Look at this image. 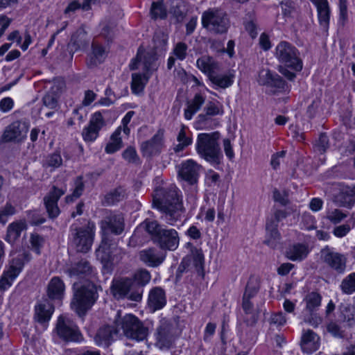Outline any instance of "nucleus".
Returning <instances> with one entry per match:
<instances>
[{
    "label": "nucleus",
    "instance_id": "25",
    "mask_svg": "<svg viewBox=\"0 0 355 355\" xmlns=\"http://www.w3.org/2000/svg\"><path fill=\"white\" fill-rule=\"evenodd\" d=\"M166 304L165 291L159 286L153 288L148 294V305L149 309L155 312L162 309Z\"/></svg>",
    "mask_w": 355,
    "mask_h": 355
},
{
    "label": "nucleus",
    "instance_id": "12",
    "mask_svg": "<svg viewBox=\"0 0 355 355\" xmlns=\"http://www.w3.org/2000/svg\"><path fill=\"white\" fill-rule=\"evenodd\" d=\"M30 259L29 254L23 253L17 255L10 261L8 269L3 272L0 279V283L3 291L12 285L13 280L21 272L24 264V259L28 261Z\"/></svg>",
    "mask_w": 355,
    "mask_h": 355
},
{
    "label": "nucleus",
    "instance_id": "7",
    "mask_svg": "<svg viewBox=\"0 0 355 355\" xmlns=\"http://www.w3.org/2000/svg\"><path fill=\"white\" fill-rule=\"evenodd\" d=\"M275 56L278 61L295 71H300L302 69V61L300 58V52L291 43L280 42L275 49Z\"/></svg>",
    "mask_w": 355,
    "mask_h": 355
},
{
    "label": "nucleus",
    "instance_id": "56",
    "mask_svg": "<svg viewBox=\"0 0 355 355\" xmlns=\"http://www.w3.org/2000/svg\"><path fill=\"white\" fill-rule=\"evenodd\" d=\"M27 218L32 225H39L46 221V218L37 210H31L26 212Z\"/></svg>",
    "mask_w": 355,
    "mask_h": 355
},
{
    "label": "nucleus",
    "instance_id": "23",
    "mask_svg": "<svg viewBox=\"0 0 355 355\" xmlns=\"http://www.w3.org/2000/svg\"><path fill=\"white\" fill-rule=\"evenodd\" d=\"M106 57L107 51L105 47L98 42L93 41L91 52L87 55V65L89 68L96 67L104 62Z\"/></svg>",
    "mask_w": 355,
    "mask_h": 355
},
{
    "label": "nucleus",
    "instance_id": "46",
    "mask_svg": "<svg viewBox=\"0 0 355 355\" xmlns=\"http://www.w3.org/2000/svg\"><path fill=\"white\" fill-rule=\"evenodd\" d=\"M30 248L37 254L41 252V248L45 243V239L37 233H32L30 235Z\"/></svg>",
    "mask_w": 355,
    "mask_h": 355
},
{
    "label": "nucleus",
    "instance_id": "33",
    "mask_svg": "<svg viewBox=\"0 0 355 355\" xmlns=\"http://www.w3.org/2000/svg\"><path fill=\"white\" fill-rule=\"evenodd\" d=\"M64 284L58 277H53L47 287V295L51 300H61L64 296Z\"/></svg>",
    "mask_w": 355,
    "mask_h": 355
},
{
    "label": "nucleus",
    "instance_id": "61",
    "mask_svg": "<svg viewBox=\"0 0 355 355\" xmlns=\"http://www.w3.org/2000/svg\"><path fill=\"white\" fill-rule=\"evenodd\" d=\"M250 299L251 298H250V297L243 296L242 306H243V311H245V313L246 314L252 315V320L251 322L254 323L256 322L257 319H256L254 315L253 314L254 306H253V304L250 302Z\"/></svg>",
    "mask_w": 355,
    "mask_h": 355
},
{
    "label": "nucleus",
    "instance_id": "43",
    "mask_svg": "<svg viewBox=\"0 0 355 355\" xmlns=\"http://www.w3.org/2000/svg\"><path fill=\"white\" fill-rule=\"evenodd\" d=\"M141 227L144 228L153 236V241L155 240V237H158L159 232L164 230L156 220H145L141 224Z\"/></svg>",
    "mask_w": 355,
    "mask_h": 355
},
{
    "label": "nucleus",
    "instance_id": "19",
    "mask_svg": "<svg viewBox=\"0 0 355 355\" xmlns=\"http://www.w3.org/2000/svg\"><path fill=\"white\" fill-rule=\"evenodd\" d=\"M162 250H175L179 245V236L174 229H164L154 241Z\"/></svg>",
    "mask_w": 355,
    "mask_h": 355
},
{
    "label": "nucleus",
    "instance_id": "64",
    "mask_svg": "<svg viewBox=\"0 0 355 355\" xmlns=\"http://www.w3.org/2000/svg\"><path fill=\"white\" fill-rule=\"evenodd\" d=\"M43 104L50 108L53 109L57 106V99L53 94H46L42 99Z\"/></svg>",
    "mask_w": 355,
    "mask_h": 355
},
{
    "label": "nucleus",
    "instance_id": "22",
    "mask_svg": "<svg viewBox=\"0 0 355 355\" xmlns=\"http://www.w3.org/2000/svg\"><path fill=\"white\" fill-rule=\"evenodd\" d=\"M200 166L193 160L189 159L181 164L179 175L190 184H196L198 178Z\"/></svg>",
    "mask_w": 355,
    "mask_h": 355
},
{
    "label": "nucleus",
    "instance_id": "3",
    "mask_svg": "<svg viewBox=\"0 0 355 355\" xmlns=\"http://www.w3.org/2000/svg\"><path fill=\"white\" fill-rule=\"evenodd\" d=\"M219 139L218 132L200 133L198 135L196 141V148L198 154L215 167L221 164L223 158Z\"/></svg>",
    "mask_w": 355,
    "mask_h": 355
},
{
    "label": "nucleus",
    "instance_id": "16",
    "mask_svg": "<svg viewBox=\"0 0 355 355\" xmlns=\"http://www.w3.org/2000/svg\"><path fill=\"white\" fill-rule=\"evenodd\" d=\"M66 191V188L60 189L56 186H53L49 193L44 196L43 199L44 204L50 218L54 219L60 214V211L58 206V202Z\"/></svg>",
    "mask_w": 355,
    "mask_h": 355
},
{
    "label": "nucleus",
    "instance_id": "26",
    "mask_svg": "<svg viewBox=\"0 0 355 355\" xmlns=\"http://www.w3.org/2000/svg\"><path fill=\"white\" fill-rule=\"evenodd\" d=\"M54 311V307L52 304L47 300L38 303L35 307V319L42 324L44 327L50 320L51 315Z\"/></svg>",
    "mask_w": 355,
    "mask_h": 355
},
{
    "label": "nucleus",
    "instance_id": "51",
    "mask_svg": "<svg viewBox=\"0 0 355 355\" xmlns=\"http://www.w3.org/2000/svg\"><path fill=\"white\" fill-rule=\"evenodd\" d=\"M347 217V214L338 209H331L327 211L326 218L332 223H340Z\"/></svg>",
    "mask_w": 355,
    "mask_h": 355
},
{
    "label": "nucleus",
    "instance_id": "59",
    "mask_svg": "<svg viewBox=\"0 0 355 355\" xmlns=\"http://www.w3.org/2000/svg\"><path fill=\"white\" fill-rule=\"evenodd\" d=\"M187 45L184 42H178L173 49V54L178 60H183L187 55Z\"/></svg>",
    "mask_w": 355,
    "mask_h": 355
},
{
    "label": "nucleus",
    "instance_id": "5",
    "mask_svg": "<svg viewBox=\"0 0 355 355\" xmlns=\"http://www.w3.org/2000/svg\"><path fill=\"white\" fill-rule=\"evenodd\" d=\"M98 297L96 286L88 282L76 289L71 306L78 315H83L94 305Z\"/></svg>",
    "mask_w": 355,
    "mask_h": 355
},
{
    "label": "nucleus",
    "instance_id": "40",
    "mask_svg": "<svg viewBox=\"0 0 355 355\" xmlns=\"http://www.w3.org/2000/svg\"><path fill=\"white\" fill-rule=\"evenodd\" d=\"M321 295L316 292H311L307 294L304 298L306 310L309 313L315 311L321 304Z\"/></svg>",
    "mask_w": 355,
    "mask_h": 355
},
{
    "label": "nucleus",
    "instance_id": "24",
    "mask_svg": "<svg viewBox=\"0 0 355 355\" xmlns=\"http://www.w3.org/2000/svg\"><path fill=\"white\" fill-rule=\"evenodd\" d=\"M155 60L153 54L145 53L139 50L136 58L130 63V68L131 70H135L138 69L140 64H142L143 69L148 73L155 69Z\"/></svg>",
    "mask_w": 355,
    "mask_h": 355
},
{
    "label": "nucleus",
    "instance_id": "9",
    "mask_svg": "<svg viewBox=\"0 0 355 355\" xmlns=\"http://www.w3.org/2000/svg\"><path fill=\"white\" fill-rule=\"evenodd\" d=\"M202 24L204 28L214 33H225L229 26V20L222 10L209 9L203 12Z\"/></svg>",
    "mask_w": 355,
    "mask_h": 355
},
{
    "label": "nucleus",
    "instance_id": "29",
    "mask_svg": "<svg viewBox=\"0 0 355 355\" xmlns=\"http://www.w3.org/2000/svg\"><path fill=\"white\" fill-rule=\"evenodd\" d=\"M89 42L85 30L80 27L71 35L70 42L69 43V48L73 53L86 48Z\"/></svg>",
    "mask_w": 355,
    "mask_h": 355
},
{
    "label": "nucleus",
    "instance_id": "52",
    "mask_svg": "<svg viewBox=\"0 0 355 355\" xmlns=\"http://www.w3.org/2000/svg\"><path fill=\"white\" fill-rule=\"evenodd\" d=\"M150 272L146 269L137 270L134 275V281L141 288L146 285L150 280Z\"/></svg>",
    "mask_w": 355,
    "mask_h": 355
},
{
    "label": "nucleus",
    "instance_id": "58",
    "mask_svg": "<svg viewBox=\"0 0 355 355\" xmlns=\"http://www.w3.org/2000/svg\"><path fill=\"white\" fill-rule=\"evenodd\" d=\"M16 209L10 203L7 202L5 206L0 208V223L5 224L8 216L15 214Z\"/></svg>",
    "mask_w": 355,
    "mask_h": 355
},
{
    "label": "nucleus",
    "instance_id": "32",
    "mask_svg": "<svg viewBox=\"0 0 355 355\" xmlns=\"http://www.w3.org/2000/svg\"><path fill=\"white\" fill-rule=\"evenodd\" d=\"M27 229V225L24 220H19L11 223L7 227L5 240L13 244L21 236L22 231Z\"/></svg>",
    "mask_w": 355,
    "mask_h": 355
},
{
    "label": "nucleus",
    "instance_id": "50",
    "mask_svg": "<svg viewBox=\"0 0 355 355\" xmlns=\"http://www.w3.org/2000/svg\"><path fill=\"white\" fill-rule=\"evenodd\" d=\"M342 291L347 294L355 292V272L349 275L342 282Z\"/></svg>",
    "mask_w": 355,
    "mask_h": 355
},
{
    "label": "nucleus",
    "instance_id": "4",
    "mask_svg": "<svg viewBox=\"0 0 355 355\" xmlns=\"http://www.w3.org/2000/svg\"><path fill=\"white\" fill-rule=\"evenodd\" d=\"M119 311L114 318V323L118 329H121L123 334L128 338L136 340H144L148 335V329L135 315L126 314L123 317Z\"/></svg>",
    "mask_w": 355,
    "mask_h": 355
},
{
    "label": "nucleus",
    "instance_id": "31",
    "mask_svg": "<svg viewBox=\"0 0 355 355\" xmlns=\"http://www.w3.org/2000/svg\"><path fill=\"white\" fill-rule=\"evenodd\" d=\"M301 347L308 354L315 352L319 347V337L312 330H306L302 337Z\"/></svg>",
    "mask_w": 355,
    "mask_h": 355
},
{
    "label": "nucleus",
    "instance_id": "47",
    "mask_svg": "<svg viewBox=\"0 0 355 355\" xmlns=\"http://www.w3.org/2000/svg\"><path fill=\"white\" fill-rule=\"evenodd\" d=\"M184 7L182 2L176 1L173 3V5L169 10V13L173 15L177 22H181L185 16Z\"/></svg>",
    "mask_w": 355,
    "mask_h": 355
},
{
    "label": "nucleus",
    "instance_id": "49",
    "mask_svg": "<svg viewBox=\"0 0 355 355\" xmlns=\"http://www.w3.org/2000/svg\"><path fill=\"white\" fill-rule=\"evenodd\" d=\"M62 164V159L60 153H53L52 154L49 155L45 158L43 166L46 168H58Z\"/></svg>",
    "mask_w": 355,
    "mask_h": 355
},
{
    "label": "nucleus",
    "instance_id": "2",
    "mask_svg": "<svg viewBox=\"0 0 355 355\" xmlns=\"http://www.w3.org/2000/svg\"><path fill=\"white\" fill-rule=\"evenodd\" d=\"M100 225L103 236L96 253L102 261H107L110 257V248L112 245V240L110 239V234L119 235L123 232L124 218L121 214L111 213L104 217Z\"/></svg>",
    "mask_w": 355,
    "mask_h": 355
},
{
    "label": "nucleus",
    "instance_id": "11",
    "mask_svg": "<svg viewBox=\"0 0 355 355\" xmlns=\"http://www.w3.org/2000/svg\"><path fill=\"white\" fill-rule=\"evenodd\" d=\"M29 123L25 121H15L6 127L0 138V144L13 142L22 143L27 137Z\"/></svg>",
    "mask_w": 355,
    "mask_h": 355
},
{
    "label": "nucleus",
    "instance_id": "60",
    "mask_svg": "<svg viewBox=\"0 0 355 355\" xmlns=\"http://www.w3.org/2000/svg\"><path fill=\"white\" fill-rule=\"evenodd\" d=\"M329 146V138L327 135L324 133L320 134L319 139L315 145L316 150L320 153H324Z\"/></svg>",
    "mask_w": 355,
    "mask_h": 355
},
{
    "label": "nucleus",
    "instance_id": "13",
    "mask_svg": "<svg viewBox=\"0 0 355 355\" xmlns=\"http://www.w3.org/2000/svg\"><path fill=\"white\" fill-rule=\"evenodd\" d=\"M287 213L284 210H277L274 218L268 219L266 222V236L264 243L271 248H275L280 239V234L277 230L278 223L286 218Z\"/></svg>",
    "mask_w": 355,
    "mask_h": 355
},
{
    "label": "nucleus",
    "instance_id": "53",
    "mask_svg": "<svg viewBox=\"0 0 355 355\" xmlns=\"http://www.w3.org/2000/svg\"><path fill=\"white\" fill-rule=\"evenodd\" d=\"M84 184L82 180V177H78L75 181V188L71 195L67 196L65 198L66 202H72L74 198H79L84 191Z\"/></svg>",
    "mask_w": 355,
    "mask_h": 355
},
{
    "label": "nucleus",
    "instance_id": "39",
    "mask_svg": "<svg viewBox=\"0 0 355 355\" xmlns=\"http://www.w3.org/2000/svg\"><path fill=\"white\" fill-rule=\"evenodd\" d=\"M205 114H199L200 119L205 120L207 116L221 115L223 114V105L218 102L209 101L204 107Z\"/></svg>",
    "mask_w": 355,
    "mask_h": 355
},
{
    "label": "nucleus",
    "instance_id": "30",
    "mask_svg": "<svg viewBox=\"0 0 355 355\" xmlns=\"http://www.w3.org/2000/svg\"><path fill=\"white\" fill-rule=\"evenodd\" d=\"M315 6L320 28L324 33H327L331 14L329 3L327 0H322Z\"/></svg>",
    "mask_w": 355,
    "mask_h": 355
},
{
    "label": "nucleus",
    "instance_id": "44",
    "mask_svg": "<svg viewBox=\"0 0 355 355\" xmlns=\"http://www.w3.org/2000/svg\"><path fill=\"white\" fill-rule=\"evenodd\" d=\"M340 318L343 321H347L351 325L355 322V307L347 305L341 304L339 307Z\"/></svg>",
    "mask_w": 355,
    "mask_h": 355
},
{
    "label": "nucleus",
    "instance_id": "6",
    "mask_svg": "<svg viewBox=\"0 0 355 355\" xmlns=\"http://www.w3.org/2000/svg\"><path fill=\"white\" fill-rule=\"evenodd\" d=\"M94 225L88 223L87 226L70 227V239L72 246L78 252L87 253L90 250L94 241Z\"/></svg>",
    "mask_w": 355,
    "mask_h": 355
},
{
    "label": "nucleus",
    "instance_id": "20",
    "mask_svg": "<svg viewBox=\"0 0 355 355\" xmlns=\"http://www.w3.org/2000/svg\"><path fill=\"white\" fill-rule=\"evenodd\" d=\"M164 147V132L161 130L149 140L143 141L140 148L144 156L151 157L159 154Z\"/></svg>",
    "mask_w": 355,
    "mask_h": 355
},
{
    "label": "nucleus",
    "instance_id": "45",
    "mask_svg": "<svg viewBox=\"0 0 355 355\" xmlns=\"http://www.w3.org/2000/svg\"><path fill=\"white\" fill-rule=\"evenodd\" d=\"M151 17L153 19H165L167 16V10L162 1L153 2L150 8Z\"/></svg>",
    "mask_w": 355,
    "mask_h": 355
},
{
    "label": "nucleus",
    "instance_id": "62",
    "mask_svg": "<svg viewBox=\"0 0 355 355\" xmlns=\"http://www.w3.org/2000/svg\"><path fill=\"white\" fill-rule=\"evenodd\" d=\"M191 258V262L196 268H201L204 261V255L201 250L196 249L192 251V254L188 256Z\"/></svg>",
    "mask_w": 355,
    "mask_h": 355
},
{
    "label": "nucleus",
    "instance_id": "17",
    "mask_svg": "<svg viewBox=\"0 0 355 355\" xmlns=\"http://www.w3.org/2000/svg\"><path fill=\"white\" fill-rule=\"evenodd\" d=\"M105 125V121L100 112L94 113L87 126L82 132V137L85 142H93L98 137L101 128Z\"/></svg>",
    "mask_w": 355,
    "mask_h": 355
},
{
    "label": "nucleus",
    "instance_id": "55",
    "mask_svg": "<svg viewBox=\"0 0 355 355\" xmlns=\"http://www.w3.org/2000/svg\"><path fill=\"white\" fill-rule=\"evenodd\" d=\"M122 156L125 160L128 163L138 164L140 163V159L137 153V151L133 147L127 148L122 154Z\"/></svg>",
    "mask_w": 355,
    "mask_h": 355
},
{
    "label": "nucleus",
    "instance_id": "36",
    "mask_svg": "<svg viewBox=\"0 0 355 355\" xmlns=\"http://www.w3.org/2000/svg\"><path fill=\"white\" fill-rule=\"evenodd\" d=\"M197 67L209 78L219 70L218 63L211 57L203 55L197 60Z\"/></svg>",
    "mask_w": 355,
    "mask_h": 355
},
{
    "label": "nucleus",
    "instance_id": "41",
    "mask_svg": "<svg viewBox=\"0 0 355 355\" xmlns=\"http://www.w3.org/2000/svg\"><path fill=\"white\" fill-rule=\"evenodd\" d=\"M259 279L255 276H250L245 286L243 297H247L250 298L254 297L259 292Z\"/></svg>",
    "mask_w": 355,
    "mask_h": 355
},
{
    "label": "nucleus",
    "instance_id": "54",
    "mask_svg": "<svg viewBox=\"0 0 355 355\" xmlns=\"http://www.w3.org/2000/svg\"><path fill=\"white\" fill-rule=\"evenodd\" d=\"M354 225L355 218L352 217L347 220L346 224L335 227L334 230V234L337 237H343L345 236Z\"/></svg>",
    "mask_w": 355,
    "mask_h": 355
},
{
    "label": "nucleus",
    "instance_id": "27",
    "mask_svg": "<svg viewBox=\"0 0 355 355\" xmlns=\"http://www.w3.org/2000/svg\"><path fill=\"white\" fill-rule=\"evenodd\" d=\"M333 202L339 207H351L355 203V187H345L334 195Z\"/></svg>",
    "mask_w": 355,
    "mask_h": 355
},
{
    "label": "nucleus",
    "instance_id": "48",
    "mask_svg": "<svg viewBox=\"0 0 355 355\" xmlns=\"http://www.w3.org/2000/svg\"><path fill=\"white\" fill-rule=\"evenodd\" d=\"M209 78L214 85L221 88L228 87L233 83V80L230 76L227 75H218L216 73L210 75Z\"/></svg>",
    "mask_w": 355,
    "mask_h": 355
},
{
    "label": "nucleus",
    "instance_id": "38",
    "mask_svg": "<svg viewBox=\"0 0 355 355\" xmlns=\"http://www.w3.org/2000/svg\"><path fill=\"white\" fill-rule=\"evenodd\" d=\"M121 127H119L111 135L110 141L105 146V152L109 154L114 153L122 147V140L120 137Z\"/></svg>",
    "mask_w": 355,
    "mask_h": 355
},
{
    "label": "nucleus",
    "instance_id": "42",
    "mask_svg": "<svg viewBox=\"0 0 355 355\" xmlns=\"http://www.w3.org/2000/svg\"><path fill=\"white\" fill-rule=\"evenodd\" d=\"M125 196L126 192L125 189L119 187L108 193L105 196V201L107 205H110L123 200Z\"/></svg>",
    "mask_w": 355,
    "mask_h": 355
},
{
    "label": "nucleus",
    "instance_id": "18",
    "mask_svg": "<svg viewBox=\"0 0 355 355\" xmlns=\"http://www.w3.org/2000/svg\"><path fill=\"white\" fill-rule=\"evenodd\" d=\"M323 262L337 273H343L346 269L347 258L344 254L324 248L321 252Z\"/></svg>",
    "mask_w": 355,
    "mask_h": 355
},
{
    "label": "nucleus",
    "instance_id": "57",
    "mask_svg": "<svg viewBox=\"0 0 355 355\" xmlns=\"http://www.w3.org/2000/svg\"><path fill=\"white\" fill-rule=\"evenodd\" d=\"M142 76L139 73L132 74L131 89L134 94H139L144 87Z\"/></svg>",
    "mask_w": 355,
    "mask_h": 355
},
{
    "label": "nucleus",
    "instance_id": "37",
    "mask_svg": "<svg viewBox=\"0 0 355 355\" xmlns=\"http://www.w3.org/2000/svg\"><path fill=\"white\" fill-rule=\"evenodd\" d=\"M205 102V98L200 94H196L194 98L188 103V107L184 110V117L187 120L192 119V116L196 113Z\"/></svg>",
    "mask_w": 355,
    "mask_h": 355
},
{
    "label": "nucleus",
    "instance_id": "21",
    "mask_svg": "<svg viewBox=\"0 0 355 355\" xmlns=\"http://www.w3.org/2000/svg\"><path fill=\"white\" fill-rule=\"evenodd\" d=\"M66 272L70 277H86L89 279H93L96 276L95 269L92 266L90 263L85 259H81L71 268L66 270Z\"/></svg>",
    "mask_w": 355,
    "mask_h": 355
},
{
    "label": "nucleus",
    "instance_id": "8",
    "mask_svg": "<svg viewBox=\"0 0 355 355\" xmlns=\"http://www.w3.org/2000/svg\"><path fill=\"white\" fill-rule=\"evenodd\" d=\"M111 288L115 298H127L135 302L141 300L143 288H135L133 279L130 278H121L114 280Z\"/></svg>",
    "mask_w": 355,
    "mask_h": 355
},
{
    "label": "nucleus",
    "instance_id": "34",
    "mask_svg": "<svg viewBox=\"0 0 355 355\" xmlns=\"http://www.w3.org/2000/svg\"><path fill=\"white\" fill-rule=\"evenodd\" d=\"M309 253V250L307 245L295 243L287 248L286 256L291 261H302L307 257Z\"/></svg>",
    "mask_w": 355,
    "mask_h": 355
},
{
    "label": "nucleus",
    "instance_id": "35",
    "mask_svg": "<svg viewBox=\"0 0 355 355\" xmlns=\"http://www.w3.org/2000/svg\"><path fill=\"white\" fill-rule=\"evenodd\" d=\"M118 328H114L112 326L106 325L101 327L96 336L95 341L98 345H108L114 336L117 335Z\"/></svg>",
    "mask_w": 355,
    "mask_h": 355
},
{
    "label": "nucleus",
    "instance_id": "14",
    "mask_svg": "<svg viewBox=\"0 0 355 355\" xmlns=\"http://www.w3.org/2000/svg\"><path fill=\"white\" fill-rule=\"evenodd\" d=\"M56 330L58 336L65 341H80L81 334L76 324L69 318L60 315L58 318Z\"/></svg>",
    "mask_w": 355,
    "mask_h": 355
},
{
    "label": "nucleus",
    "instance_id": "1",
    "mask_svg": "<svg viewBox=\"0 0 355 355\" xmlns=\"http://www.w3.org/2000/svg\"><path fill=\"white\" fill-rule=\"evenodd\" d=\"M180 193L175 184L157 188L154 191V206L163 214L164 220L171 225L180 220L185 211Z\"/></svg>",
    "mask_w": 355,
    "mask_h": 355
},
{
    "label": "nucleus",
    "instance_id": "15",
    "mask_svg": "<svg viewBox=\"0 0 355 355\" xmlns=\"http://www.w3.org/2000/svg\"><path fill=\"white\" fill-rule=\"evenodd\" d=\"M257 81L259 85L270 87L272 93L285 90L286 87V82L278 74L272 73L268 69L259 71Z\"/></svg>",
    "mask_w": 355,
    "mask_h": 355
},
{
    "label": "nucleus",
    "instance_id": "10",
    "mask_svg": "<svg viewBox=\"0 0 355 355\" xmlns=\"http://www.w3.org/2000/svg\"><path fill=\"white\" fill-rule=\"evenodd\" d=\"M155 345L160 349L169 348L173 344L177 336L173 323L166 318L159 320L155 333Z\"/></svg>",
    "mask_w": 355,
    "mask_h": 355
},
{
    "label": "nucleus",
    "instance_id": "63",
    "mask_svg": "<svg viewBox=\"0 0 355 355\" xmlns=\"http://www.w3.org/2000/svg\"><path fill=\"white\" fill-rule=\"evenodd\" d=\"M191 263V258L185 257L182 259L177 270V277H180L183 272L187 271Z\"/></svg>",
    "mask_w": 355,
    "mask_h": 355
},
{
    "label": "nucleus",
    "instance_id": "28",
    "mask_svg": "<svg viewBox=\"0 0 355 355\" xmlns=\"http://www.w3.org/2000/svg\"><path fill=\"white\" fill-rule=\"evenodd\" d=\"M165 256L161 251L151 248L139 252V259L148 266L157 267L164 260Z\"/></svg>",
    "mask_w": 355,
    "mask_h": 355
}]
</instances>
